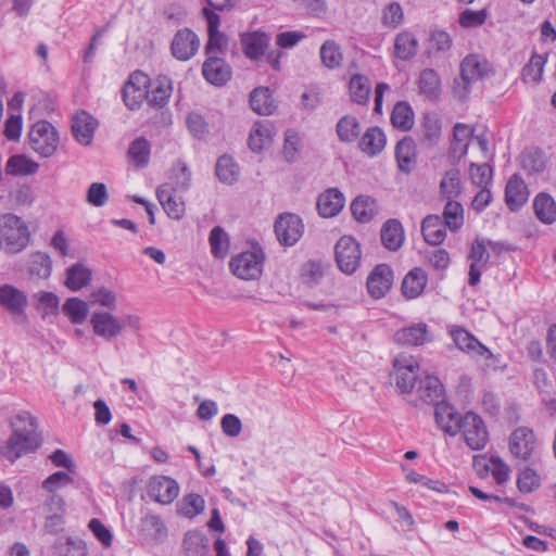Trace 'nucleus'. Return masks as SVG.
<instances>
[{"instance_id": "nucleus-62", "label": "nucleus", "mask_w": 556, "mask_h": 556, "mask_svg": "<svg viewBox=\"0 0 556 556\" xmlns=\"http://www.w3.org/2000/svg\"><path fill=\"white\" fill-rule=\"evenodd\" d=\"M301 147V139L299 135L293 130H287L285 136L283 144V156L288 162H294L296 160L299 150Z\"/></svg>"}, {"instance_id": "nucleus-11", "label": "nucleus", "mask_w": 556, "mask_h": 556, "mask_svg": "<svg viewBox=\"0 0 556 556\" xmlns=\"http://www.w3.org/2000/svg\"><path fill=\"white\" fill-rule=\"evenodd\" d=\"M535 434L528 427H518L509 437V451L519 459L528 460L535 448Z\"/></svg>"}, {"instance_id": "nucleus-1", "label": "nucleus", "mask_w": 556, "mask_h": 556, "mask_svg": "<svg viewBox=\"0 0 556 556\" xmlns=\"http://www.w3.org/2000/svg\"><path fill=\"white\" fill-rule=\"evenodd\" d=\"M12 434L2 450V455L15 462L22 455L36 451L40 446L37 433V419L28 412L18 413L11 419Z\"/></svg>"}, {"instance_id": "nucleus-40", "label": "nucleus", "mask_w": 556, "mask_h": 556, "mask_svg": "<svg viewBox=\"0 0 556 556\" xmlns=\"http://www.w3.org/2000/svg\"><path fill=\"white\" fill-rule=\"evenodd\" d=\"M420 399L428 404L441 403L440 399L443 395V386L439 378L434 376H426L420 381L418 388Z\"/></svg>"}, {"instance_id": "nucleus-63", "label": "nucleus", "mask_w": 556, "mask_h": 556, "mask_svg": "<svg viewBox=\"0 0 556 556\" xmlns=\"http://www.w3.org/2000/svg\"><path fill=\"white\" fill-rule=\"evenodd\" d=\"M470 135L469 128L467 125L457 123L453 128V141L451 143V149L453 152L460 151L462 153H466L467 151V139Z\"/></svg>"}, {"instance_id": "nucleus-50", "label": "nucleus", "mask_w": 556, "mask_h": 556, "mask_svg": "<svg viewBox=\"0 0 556 556\" xmlns=\"http://www.w3.org/2000/svg\"><path fill=\"white\" fill-rule=\"evenodd\" d=\"M211 252L217 258H224L229 250V237L220 226H215L208 237Z\"/></svg>"}, {"instance_id": "nucleus-34", "label": "nucleus", "mask_w": 556, "mask_h": 556, "mask_svg": "<svg viewBox=\"0 0 556 556\" xmlns=\"http://www.w3.org/2000/svg\"><path fill=\"white\" fill-rule=\"evenodd\" d=\"M442 123L435 113H426L421 123V143L428 148L438 144L441 138Z\"/></svg>"}, {"instance_id": "nucleus-8", "label": "nucleus", "mask_w": 556, "mask_h": 556, "mask_svg": "<svg viewBox=\"0 0 556 556\" xmlns=\"http://www.w3.org/2000/svg\"><path fill=\"white\" fill-rule=\"evenodd\" d=\"M303 228L300 216L292 213L281 214L274 225L278 241L286 247H292L300 240Z\"/></svg>"}, {"instance_id": "nucleus-30", "label": "nucleus", "mask_w": 556, "mask_h": 556, "mask_svg": "<svg viewBox=\"0 0 556 556\" xmlns=\"http://www.w3.org/2000/svg\"><path fill=\"white\" fill-rule=\"evenodd\" d=\"M0 304L13 314H21L27 306V298L14 286L3 285L0 286Z\"/></svg>"}, {"instance_id": "nucleus-28", "label": "nucleus", "mask_w": 556, "mask_h": 556, "mask_svg": "<svg viewBox=\"0 0 556 556\" xmlns=\"http://www.w3.org/2000/svg\"><path fill=\"white\" fill-rule=\"evenodd\" d=\"M383 247L390 251H397L404 243V229L399 219H388L380 231Z\"/></svg>"}, {"instance_id": "nucleus-35", "label": "nucleus", "mask_w": 556, "mask_h": 556, "mask_svg": "<svg viewBox=\"0 0 556 556\" xmlns=\"http://www.w3.org/2000/svg\"><path fill=\"white\" fill-rule=\"evenodd\" d=\"M250 106L258 115H270L276 105L267 87H257L250 94Z\"/></svg>"}, {"instance_id": "nucleus-57", "label": "nucleus", "mask_w": 556, "mask_h": 556, "mask_svg": "<svg viewBox=\"0 0 556 556\" xmlns=\"http://www.w3.org/2000/svg\"><path fill=\"white\" fill-rule=\"evenodd\" d=\"M469 175L472 184L477 187H488L493 178V167L488 163H471L469 167Z\"/></svg>"}, {"instance_id": "nucleus-56", "label": "nucleus", "mask_w": 556, "mask_h": 556, "mask_svg": "<svg viewBox=\"0 0 556 556\" xmlns=\"http://www.w3.org/2000/svg\"><path fill=\"white\" fill-rule=\"evenodd\" d=\"M52 262L48 254L37 252L31 256L29 273L31 276L47 279L51 275Z\"/></svg>"}, {"instance_id": "nucleus-2", "label": "nucleus", "mask_w": 556, "mask_h": 556, "mask_svg": "<svg viewBox=\"0 0 556 556\" xmlns=\"http://www.w3.org/2000/svg\"><path fill=\"white\" fill-rule=\"evenodd\" d=\"M27 224L18 216L8 213L0 216V244L9 254L23 251L29 243Z\"/></svg>"}, {"instance_id": "nucleus-53", "label": "nucleus", "mask_w": 556, "mask_h": 556, "mask_svg": "<svg viewBox=\"0 0 556 556\" xmlns=\"http://www.w3.org/2000/svg\"><path fill=\"white\" fill-rule=\"evenodd\" d=\"M419 89L429 99H438L441 91V80L437 72H420Z\"/></svg>"}, {"instance_id": "nucleus-13", "label": "nucleus", "mask_w": 556, "mask_h": 556, "mask_svg": "<svg viewBox=\"0 0 556 556\" xmlns=\"http://www.w3.org/2000/svg\"><path fill=\"white\" fill-rule=\"evenodd\" d=\"M98 121L87 111H80L72 117V135L81 146H90L93 140Z\"/></svg>"}, {"instance_id": "nucleus-14", "label": "nucleus", "mask_w": 556, "mask_h": 556, "mask_svg": "<svg viewBox=\"0 0 556 556\" xmlns=\"http://www.w3.org/2000/svg\"><path fill=\"white\" fill-rule=\"evenodd\" d=\"M200 47V40L195 33L189 28L178 30L172 40V53L181 61L191 59Z\"/></svg>"}, {"instance_id": "nucleus-42", "label": "nucleus", "mask_w": 556, "mask_h": 556, "mask_svg": "<svg viewBox=\"0 0 556 556\" xmlns=\"http://www.w3.org/2000/svg\"><path fill=\"white\" fill-rule=\"evenodd\" d=\"M39 164L23 154H15L9 157L5 172L13 176H26L37 173Z\"/></svg>"}, {"instance_id": "nucleus-48", "label": "nucleus", "mask_w": 556, "mask_h": 556, "mask_svg": "<svg viewBox=\"0 0 556 556\" xmlns=\"http://www.w3.org/2000/svg\"><path fill=\"white\" fill-rule=\"evenodd\" d=\"M361 134V126L356 117L343 116L337 124V135L342 142H353Z\"/></svg>"}, {"instance_id": "nucleus-12", "label": "nucleus", "mask_w": 556, "mask_h": 556, "mask_svg": "<svg viewBox=\"0 0 556 556\" xmlns=\"http://www.w3.org/2000/svg\"><path fill=\"white\" fill-rule=\"evenodd\" d=\"M208 40L205 46L206 60L202 70H223L225 61L223 56L227 51V38L220 31L207 33Z\"/></svg>"}, {"instance_id": "nucleus-52", "label": "nucleus", "mask_w": 556, "mask_h": 556, "mask_svg": "<svg viewBox=\"0 0 556 556\" xmlns=\"http://www.w3.org/2000/svg\"><path fill=\"white\" fill-rule=\"evenodd\" d=\"M320 59L323 64L329 70L339 67L342 62L340 46L333 40H327L320 47Z\"/></svg>"}, {"instance_id": "nucleus-58", "label": "nucleus", "mask_w": 556, "mask_h": 556, "mask_svg": "<svg viewBox=\"0 0 556 556\" xmlns=\"http://www.w3.org/2000/svg\"><path fill=\"white\" fill-rule=\"evenodd\" d=\"M521 165L523 169L541 173L545 168V156L543 151L535 149L531 151H526L521 154Z\"/></svg>"}, {"instance_id": "nucleus-15", "label": "nucleus", "mask_w": 556, "mask_h": 556, "mask_svg": "<svg viewBox=\"0 0 556 556\" xmlns=\"http://www.w3.org/2000/svg\"><path fill=\"white\" fill-rule=\"evenodd\" d=\"M393 270L388 264H378L367 278V290L374 299H381L390 290Z\"/></svg>"}, {"instance_id": "nucleus-43", "label": "nucleus", "mask_w": 556, "mask_h": 556, "mask_svg": "<svg viewBox=\"0 0 556 556\" xmlns=\"http://www.w3.org/2000/svg\"><path fill=\"white\" fill-rule=\"evenodd\" d=\"M418 41L408 30L396 35L394 40L395 55L401 60H409L417 53Z\"/></svg>"}, {"instance_id": "nucleus-46", "label": "nucleus", "mask_w": 556, "mask_h": 556, "mask_svg": "<svg viewBox=\"0 0 556 556\" xmlns=\"http://www.w3.org/2000/svg\"><path fill=\"white\" fill-rule=\"evenodd\" d=\"M63 313L70 318L72 324L80 325L88 316V304L78 299L70 298L63 304Z\"/></svg>"}, {"instance_id": "nucleus-29", "label": "nucleus", "mask_w": 556, "mask_h": 556, "mask_svg": "<svg viewBox=\"0 0 556 556\" xmlns=\"http://www.w3.org/2000/svg\"><path fill=\"white\" fill-rule=\"evenodd\" d=\"M275 135V128L270 122H256L249 137L250 149L254 152H261L273 142Z\"/></svg>"}, {"instance_id": "nucleus-23", "label": "nucleus", "mask_w": 556, "mask_h": 556, "mask_svg": "<svg viewBox=\"0 0 556 556\" xmlns=\"http://www.w3.org/2000/svg\"><path fill=\"white\" fill-rule=\"evenodd\" d=\"M427 281L428 277L424 269L420 267L413 268L402 281V294L408 300L418 298L424 292Z\"/></svg>"}, {"instance_id": "nucleus-41", "label": "nucleus", "mask_w": 556, "mask_h": 556, "mask_svg": "<svg viewBox=\"0 0 556 556\" xmlns=\"http://www.w3.org/2000/svg\"><path fill=\"white\" fill-rule=\"evenodd\" d=\"M91 280V270L81 263L74 264L66 269L65 286L72 291H78Z\"/></svg>"}, {"instance_id": "nucleus-33", "label": "nucleus", "mask_w": 556, "mask_h": 556, "mask_svg": "<svg viewBox=\"0 0 556 556\" xmlns=\"http://www.w3.org/2000/svg\"><path fill=\"white\" fill-rule=\"evenodd\" d=\"M144 89L147 91L148 102L159 108H163L167 103L172 93L170 81L162 75L156 84H152L149 78V83L146 85Z\"/></svg>"}, {"instance_id": "nucleus-59", "label": "nucleus", "mask_w": 556, "mask_h": 556, "mask_svg": "<svg viewBox=\"0 0 556 556\" xmlns=\"http://www.w3.org/2000/svg\"><path fill=\"white\" fill-rule=\"evenodd\" d=\"M91 304H98L102 307L108 308L110 312L116 309L117 298L115 292L109 290L105 287H100L92 290L90 294Z\"/></svg>"}, {"instance_id": "nucleus-51", "label": "nucleus", "mask_w": 556, "mask_h": 556, "mask_svg": "<svg viewBox=\"0 0 556 556\" xmlns=\"http://www.w3.org/2000/svg\"><path fill=\"white\" fill-rule=\"evenodd\" d=\"M184 547L189 556L203 555L208 548V539L200 531H189L185 535Z\"/></svg>"}, {"instance_id": "nucleus-38", "label": "nucleus", "mask_w": 556, "mask_h": 556, "mask_svg": "<svg viewBox=\"0 0 556 556\" xmlns=\"http://www.w3.org/2000/svg\"><path fill=\"white\" fill-rule=\"evenodd\" d=\"M351 212L359 223L370 222L377 214V202L368 195H359L351 203Z\"/></svg>"}, {"instance_id": "nucleus-36", "label": "nucleus", "mask_w": 556, "mask_h": 556, "mask_svg": "<svg viewBox=\"0 0 556 556\" xmlns=\"http://www.w3.org/2000/svg\"><path fill=\"white\" fill-rule=\"evenodd\" d=\"M215 175L220 182L231 186L239 179L240 169L230 155L224 154L217 159Z\"/></svg>"}, {"instance_id": "nucleus-37", "label": "nucleus", "mask_w": 556, "mask_h": 556, "mask_svg": "<svg viewBox=\"0 0 556 556\" xmlns=\"http://www.w3.org/2000/svg\"><path fill=\"white\" fill-rule=\"evenodd\" d=\"M350 98L354 103L365 105L369 100L371 84L363 74L356 73L349 81Z\"/></svg>"}, {"instance_id": "nucleus-64", "label": "nucleus", "mask_w": 556, "mask_h": 556, "mask_svg": "<svg viewBox=\"0 0 556 556\" xmlns=\"http://www.w3.org/2000/svg\"><path fill=\"white\" fill-rule=\"evenodd\" d=\"M109 199L106 186L102 182H93L87 191V201L89 204L100 207L103 206Z\"/></svg>"}, {"instance_id": "nucleus-26", "label": "nucleus", "mask_w": 556, "mask_h": 556, "mask_svg": "<svg viewBox=\"0 0 556 556\" xmlns=\"http://www.w3.org/2000/svg\"><path fill=\"white\" fill-rule=\"evenodd\" d=\"M446 227L439 215L426 216L421 223V233L425 241L431 245L441 244L446 237Z\"/></svg>"}, {"instance_id": "nucleus-19", "label": "nucleus", "mask_w": 556, "mask_h": 556, "mask_svg": "<svg viewBox=\"0 0 556 556\" xmlns=\"http://www.w3.org/2000/svg\"><path fill=\"white\" fill-rule=\"evenodd\" d=\"M529 191L526 182L518 174H514L505 187V203L511 212H518L528 201Z\"/></svg>"}, {"instance_id": "nucleus-20", "label": "nucleus", "mask_w": 556, "mask_h": 556, "mask_svg": "<svg viewBox=\"0 0 556 556\" xmlns=\"http://www.w3.org/2000/svg\"><path fill=\"white\" fill-rule=\"evenodd\" d=\"M395 160L397 168L404 174H409L417 164V147L415 140L406 136L395 146Z\"/></svg>"}, {"instance_id": "nucleus-45", "label": "nucleus", "mask_w": 556, "mask_h": 556, "mask_svg": "<svg viewBox=\"0 0 556 556\" xmlns=\"http://www.w3.org/2000/svg\"><path fill=\"white\" fill-rule=\"evenodd\" d=\"M170 188L180 192L187 191L191 186V170L188 165L178 160L170 169Z\"/></svg>"}, {"instance_id": "nucleus-60", "label": "nucleus", "mask_w": 556, "mask_h": 556, "mask_svg": "<svg viewBox=\"0 0 556 556\" xmlns=\"http://www.w3.org/2000/svg\"><path fill=\"white\" fill-rule=\"evenodd\" d=\"M540 486V476L532 468L527 467L517 479V488L521 493H531Z\"/></svg>"}, {"instance_id": "nucleus-21", "label": "nucleus", "mask_w": 556, "mask_h": 556, "mask_svg": "<svg viewBox=\"0 0 556 556\" xmlns=\"http://www.w3.org/2000/svg\"><path fill=\"white\" fill-rule=\"evenodd\" d=\"M345 198L338 188H329L317 199V210L321 217H333L344 207Z\"/></svg>"}, {"instance_id": "nucleus-54", "label": "nucleus", "mask_w": 556, "mask_h": 556, "mask_svg": "<svg viewBox=\"0 0 556 556\" xmlns=\"http://www.w3.org/2000/svg\"><path fill=\"white\" fill-rule=\"evenodd\" d=\"M488 72H459V75L454 79V93L460 99L465 100L469 92V86L472 81L482 79Z\"/></svg>"}, {"instance_id": "nucleus-4", "label": "nucleus", "mask_w": 556, "mask_h": 556, "mask_svg": "<svg viewBox=\"0 0 556 556\" xmlns=\"http://www.w3.org/2000/svg\"><path fill=\"white\" fill-rule=\"evenodd\" d=\"M264 252L261 247L242 252L229 262V268L235 276L243 280L257 279L263 271Z\"/></svg>"}, {"instance_id": "nucleus-10", "label": "nucleus", "mask_w": 556, "mask_h": 556, "mask_svg": "<svg viewBox=\"0 0 556 556\" xmlns=\"http://www.w3.org/2000/svg\"><path fill=\"white\" fill-rule=\"evenodd\" d=\"M179 485L169 477L155 476L149 480L148 495L155 502L166 505L178 496Z\"/></svg>"}, {"instance_id": "nucleus-39", "label": "nucleus", "mask_w": 556, "mask_h": 556, "mask_svg": "<svg viewBox=\"0 0 556 556\" xmlns=\"http://www.w3.org/2000/svg\"><path fill=\"white\" fill-rule=\"evenodd\" d=\"M391 124L394 128L408 131L414 125V112L406 101L397 102L391 112Z\"/></svg>"}, {"instance_id": "nucleus-44", "label": "nucleus", "mask_w": 556, "mask_h": 556, "mask_svg": "<svg viewBox=\"0 0 556 556\" xmlns=\"http://www.w3.org/2000/svg\"><path fill=\"white\" fill-rule=\"evenodd\" d=\"M151 154V144L144 137L136 138L128 148V156L137 167H146Z\"/></svg>"}, {"instance_id": "nucleus-55", "label": "nucleus", "mask_w": 556, "mask_h": 556, "mask_svg": "<svg viewBox=\"0 0 556 556\" xmlns=\"http://www.w3.org/2000/svg\"><path fill=\"white\" fill-rule=\"evenodd\" d=\"M204 508V498L199 494L190 493L184 496L180 503L179 513L187 518H193L201 514Z\"/></svg>"}, {"instance_id": "nucleus-16", "label": "nucleus", "mask_w": 556, "mask_h": 556, "mask_svg": "<svg viewBox=\"0 0 556 556\" xmlns=\"http://www.w3.org/2000/svg\"><path fill=\"white\" fill-rule=\"evenodd\" d=\"M451 336L460 351L472 356L492 357L491 351L466 329L460 327L454 328L451 330Z\"/></svg>"}, {"instance_id": "nucleus-27", "label": "nucleus", "mask_w": 556, "mask_h": 556, "mask_svg": "<svg viewBox=\"0 0 556 556\" xmlns=\"http://www.w3.org/2000/svg\"><path fill=\"white\" fill-rule=\"evenodd\" d=\"M166 528L160 516L148 515L141 519L139 535L144 542H161L166 538Z\"/></svg>"}, {"instance_id": "nucleus-32", "label": "nucleus", "mask_w": 556, "mask_h": 556, "mask_svg": "<svg viewBox=\"0 0 556 556\" xmlns=\"http://www.w3.org/2000/svg\"><path fill=\"white\" fill-rule=\"evenodd\" d=\"M533 211L535 217L545 225H552L556 222V202L554 198L546 193L540 192L533 200Z\"/></svg>"}, {"instance_id": "nucleus-9", "label": "nucleus", "mask_w": 556, "mask_h": 556, "mask_svg": "<svg viewBox=\"0 0 556 556\" xmlns=\"http://www.w3.org/2000/svg\"><path fill=\"white\" fill-rule=\"evenodd\" d=\"M149 83V76L144 72H132L128 83L123 89V100L125 105L131 110H138L147 99L146 85Z\"/></svg>"}, {"instance_id": "nucleus-18", "label": "nucleus", "mask_w": 556, "mask_h": 556, "mask_svg": "<svg viewBox=\"0 0 556 556\" xmlns=\"http://www.w3.org/2000/svg\"><path fill=\"white\" fill-rule=\"evenodd\" d=\"M434 417L437 425L447 434L456 435L463 425V416H460L455 408L441 401L435 405Z\"/></svg>"}, {"instance_id": "nucleus-3", "label": "nucleus", "mask_w": 556, "mask_h": 556, "mask_svg": "<svg viewBox=\"0 0 556 556\" xmlns=\"http://www.w3.org/2000/svg\"><path fill=\"white\" fill-rule=\"evenodd\" d=\"M28 141L33 151L42 157H50L58 149L59 132L50 122L38 121L28 132Z\"/></svg>"}, {"instance_id": "nucleus-25", "label": "nucleus", "mask_w": 556, "mask_h": 556, "mask_svg": "<svg viewBox=\"0 0 556 556\" xmlns=\"http://www.w3.org/2000/svg\"><path fill=\"white\" fill-rule=\"evenodd\" d=\"M417 368L418 365L412 361H405V364H402L401 359H395V384L401 390V392L408 393L414 389L417 381Z\"/></svg>"}, {"instance_id": "nucleus-49", "label": "nucleus", "mask_w": 556, "mask_h": 556, "mask_svg": "<svg viewBox=\"0 0 556 556\" xmlns=\"http://www.w3.org/2000/svg\"><path fill=\"white\" fill-rule=\"evenodd\" d=\"M443 223L451 231H456L464 224V208L459 202L448 200L443 210Z\"/></svg>"}, {"instance_id": "nucleus-47", "label": "nucleus", "mask_w": 556, "mask_h": 556, "mask_svg": "<svg viewBox=\"0 0 556 556\" xmlns=\"http://www.w3.org/2000/svg\"><path fill=\"white\" fill-rule=\"evenodd\" d=\"M440 193L447 200L457 198L460 193V172L452 168L445 173L440 182Z\"/></svg>"}, {"instance_id": "nucleus-7", "label": "nucleus", "mask_w": 556, "mask_h": 556, "mask_svg": "<svg viewBox=\"0 0 556 556\" xmlns=\"http://www.w3.org/2000/svg\"><path fill=\"white\" fill-rule=\"evenodd\" d=\"M466 444L473 451L482 450L489 440V433L480 416L468 412L463 416L460 428Z\"/></svg>"}, {"instance_id": "nucleus-31", "label": "nucleus", "mask_w": 556, "mask_h": 556, "mask_svg": "<svg viewBox=\"0 0 556 556\" xmlns=\"http://www.w3.org/2000/svg\"><path fill=\"white\" fill-rule=\"evenodd\" d=\"M386 142L383 130L378 126H372L362 136L358 147L365 154L375 156L384 149Z\"/></svg>"}, {"instance_id": "nucleus-24", "label": "nucleus", "mask_w": 556, "mask_h": 556, "mask_svg": "<svg viewBox=\"0 0 556 556\" xmlns=\"http://www.w3.org/2000/svg\"><path fill=\"white\" fill-rule=\"evenodd\" d=\"M243 52L250 60H257L265 54L269 45V37L263 31H253L242 35Z\"/></svg>"}, {"instance_id": "nucleus-61", "label": "nucleus", "mask_w": 556, "mask_h": 556, "mask_svg": "<svg viewBox=\"0 0 556 556\" xmlns=\"http://www.w3.org/2000/svg\"><path fill=\"white\" fill-rule=\"evenodd\" d=\"M404 14L402 7L399 2L388 4L382 14L383 26L396 28L403 23Z\"/></svg>"}, {"instance_id": "nucleus-6", "label": "nucleus", "mask_w": 556, "mask_h": 556, "mask_svg": "<svg viewBox=\"0 0 556 556\" xmlns=\"http://www.w3.org/2000/svg\"><path fill=\"white\" fill-rule=\"evenodd\" d=\"M90 325L93 333L108 342L122 336L125 330V321L110 311H94Z\"/></svg>"}, {"instance_id": "nucleus-22", "label": "nucleus", "mask_w": 556, "mask_h": 556, "mask_svg": "<svg viewBox=\"0 0 556 556\" xmlns=\"http://www.w3.org/2000/svg\"><path fill=\"white\" fill-rule=\"evenodd\" d=\"M394 341L401 345H422L430 341L428 326L425 323H419L402 328L394 333Z\"/></svg>"}, {"instance_id": "nucleus-5", "label": "nucleus", "mask_w": 556, "mask_h": 556, "mask_svg": "<svg viewBox=\"0 0 556 556\" xmlns=\"http://www.w3.org/2000/svg\"><path fill=\"white\" fill-rule=\"evenodd\" d=\"M334 256L339 269L346 275H352L361 265V245L353 237L343 236L334 245Z\"/></svg>"}, {"instance_id": "nucleus-17", "label": "nucleus", "mask_w": 556, "mask_h": 556, "mask_svg": "<svg viewBox=\"0 0 556 556\" xmlns=\"http://www.w3.org/2000/svg\"><path fill=\"white\" fill-rule=\"evenodd\" d=\"M177 191L170 188L169 184H164L156 189V198L166 215L172 219L179 220L185 215L186 206L182 198L175 194Z\"/></svg>"}]
</instances>
